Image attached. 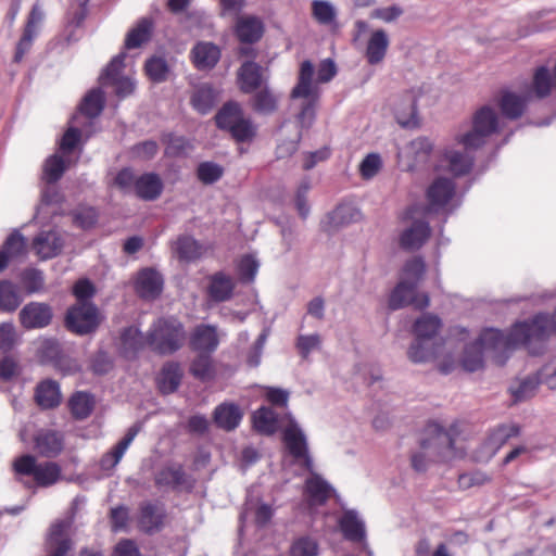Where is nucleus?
<instances>
[{
    "label": "nucleus",
    "instance_id": "09e8293b",
    "mask_svg": "<svg viewBox=\"0 0 556 556\" xmlns=\"http://www.w3.org/2000/svg\"><path fill=\"white\" fill-rule=\"evenodd\" d=\"M104 109V94L100 89H92L83 99L79 111L87 117L94 118Z\"/></svg>",
    "mask_w": 556,
    "mask_h": 556
},
{
    "label": "nucleus",
    "instance_id": "bb28decb",
    "mask_svg": "<svg viewBox=\"0 0 556 556\" xmlns=\"http://www.w3.org/2000/svg\"><path fill=\"white\" fill-rule=\"evenodd\" d=\"M390 39L387 31L382 28L374 30L367 41L365 58L369 65L381 63L388 52Z\"/></svg>",
    "mask_w": 556,
    "mask_h": 556
},
{
    "label": "nucleus",
    "instance_id": "4468645a",
    "mask_svg": "<svg viewBox=\"0 0 556 556\" xmlns=\"http://www.w3.org/2000/svg\"><path fill=\"white\" fill-rule=\"evenodd\" d=\"M52 318V307L42 302H29L18 313L20 324L27 330L45 328L51 324Z\"/></svg>",
    "mask_w": 556,
    "mask_h": 556
},
{
    "label": "nucleus",
    "instance_id": "c9c22d12",
    "mask_svg": "<svg viewBox=\"0 0 556 556\" xmlns=\"http://www.w3.org/2000/svg\"><path fill=\"white\" fill-rule=\"evenodd\" d=\"M213 417L217 427L226 431H231L239 426L242 419V413L238 405L233 403H223L215 408Z\"/></svg>",
    "mask_w": 556,
    "mask_h": 556
},
{
    "label": "nucleus",
    "instance_id": "5fc2aeb1",
    "mask_svg": "<svg viewBox=\"0 0 556 556\" xmlns=\"http://www.w3.org/2000/svg\"><path fill=\"white\" fill-rule=\"evenodd\" d=\"M144 72L153 83H162L167 79L169 68L165 59L153 56L146 62Z\"/></svg>",
    "mask_w": 556,
    "mask_h": 556
},
{
    "label": "nucleus",
    "instance_id": "2f4dec72",
    "mask_svg": "<svg viewBox=\"0 0 556 556\" xmlns=\"http://www.w3.org/2000/svg\"><path fill=\"white\" fill-rule=\"evenodd\" d=\"M140 431L139 425L131 426L125 437L112 448L111 452L104 454L101 458V467L105 470L114 468L124 456L125 452Z\"/></svg>",
    "mask_w": 556,
    "mask_h": 556
},
{
    "label": "nucleus",
    "instance_id": "393cba45",
    "mask_svg": "<svg viewBox=\"0 0 556 556\" xmlns=\"http://www.w3.org/2000/svg\"><path fill=\"white\" fill-rule=\"evenodd\" d=\"M154 481L155 485L160 488L167 486L174 490L181 486H186L189 490L193 488V481L189 479L181 465H173L162 468L156 473Z\"/></svg>",
    "mask_w": 556,
    "mask_h": 556
},
{
    "label": "nucleus",
    "instance_id": "e2e57ef3",
    "mask_svg": "<svg viewBox=\"0 0 556 556\" xmlns=\"http://www.w3.org/2000/svg\"><path fill=\"white\" fill-rule=\"evenodd\" d=\"M426 265L421 257H414L408 260L403 268V273L406 276V279L403 281H407L408 283H416L422 278L425 274Z\"/></svg>",
    "mask_w": 556,
    "mask_h": 556
},
{
    "label": "nucleus",
    "instance_id": "ddd939ff",
    "mask_svg": "<svg viewBox=\"0 0 556 556\" xmlns=\"http://www.w3.org/2000/svg\"><path fill=\"white\" fill-rule=\"evenodd\" d=\"M456 191L455 182L445 177L434 179L426 191L428 205L427 213L439 212L444 208L454 198Z\"/></svg>",
    "mask_w": 556,
    "mask_h": 556
},
{
    "label": "nucleus",
    "instance_id": "338daca9",
    "mask_svg": "<svg viewBox=\"0 0 556 556\" xmlns=\"http://www.w3.org/2000/svg\"><path fill=\"white\" fill-rule=\"evenodd\" d=\"M258 263L250 254L243 255L238 263V271L242 282H252L257 274Z\"/></svg>",
    "mask_w": 556,
    "mask_h": 556
},
{
    "label": "nucleus",
    "instance_id": "c85d7f7f",
    "mask_svg": "<svg viewBox=\"0 0 556 556\" xmlns=\"http://www.w3.org/2000/svg\"><path fill=\"white\" fill-rule=\"evenodd\" d=\"M146 348L148 349V332L143 334L135 326L123 329L121 333V349L125 357L134 358Z\"/></svg>",
    "mask_w": 556,
    "mask_h": 556
},
{
    "label": "nucleus",
    "instance_id": "5701e85b",
    "mask_svg": "<svg viewBox=\"0 0 556 556\" xmlns=\"http://www.w3.org/2000/svg\"><path fill=\"white\" fill-rule=\"evenodd\" d=\"M63 248L62 237L53 230L41 231L33 241V249L40 260L59 255Z\"/></svg>",
    "mask_w": 556,
    "mask_h": 556
},
{
    "label": "nucleus",
    "instance_id": "f8f14e48",
    "mask_svg": "<svg viewBox=\"0 0 556 556\" xmlns=\"http://www.w3.org/2000/svg\"><path fill=\"white\" fill-rule=\"evenodd\" d=\"M416 283L400 281L389 298V307L393 311L406 305H413L416 309H425L429 306L430 299L427 293H417Z\"/></svg>",
    "mask_w": 556,
    "mask_h": 556
},
{
    "label": "nucleus",
    "instance_id": "b1692460",
    "mask_svg": "<svg viewBox=\"0 0 556 556\" xmlns=\"http://www.w3.org/2000/svg\"><path fill=\"white\" fill-rule=\"evenodd\" d=\"M333 490L319 475L313 473L304 484V495L311 506H321L331 497Z\"/></svg>",
    "mask_w": 556,
    "mask_h": 556
},
{
    "label": "nucleus",
    "instance_id": "6e6552de",
    "mask_svg": "<svg viewBox=\"0 0 556 556\" xmlns=\"http://www.w3.org/2000/svg\"><path fill=\"white\" fill-rule=\"evenodd\" d=\"M13 470L21 476H31L40 488H48L60 481L61 466L55 462L38 463L36 457L24 454L13 462Z\"/></svg>",
    "mask_w": 556,
    "mask_h": 556
},
{
    "label": "nucleus",
    "instance_id": "72a5a7b5",
    "mask_svg": "<svg viewBox=\"0 0 556 556\" xmlns=\"http://www.w3.org/2000/svg\"><path fill=\"white\" fill-rule=\"evenodd\" d=\"M339 528L348 541L359 543L365 540L366 531L364 522L358 519L354 510H346L339 519Z\"/></svg>",
    "mask_w": 556,
    "mask_h": 556
},
{
    "label": "nucleus",
    "instance_id": "f257e3e1",
    "mask_svg": "<svg viewBox=\"0 0 556 556\" xmlns=\"http://www.w3.org/2000/svg\"><path fill=\"white\" fill-rule=\"evenodd\" d=\"M552 332L556 333V309L549 316L538 314L532 319L516 323L508 333L501 330L485 332L483 340L495 344L519 343L530 354L540 355L544 351V343Z\"/></svg>",
    "mask_w": 556,
    "mask_h": 556
},
{
    "label": "nucleus",
    "instance_id": "4d7b16f0",
    "mask_svg": "<svg viewBox=\"0 0 556 556\" xmlns=\"http://www.w3.org/2000/svg\"><path fill=\"white\" fill-rule=\"evenodd\" d=\"M223 175V166L211 161L201 162L197 167V178L204 185L218 181Z\"/></svg>",
    "mask_w": 556,
    "mask_h": 556
},
{
    "label": "nucleus",
    "instance_id": "a211bd4d",
    "mask_svg": "<svg viewBox=\"0 0 556 556\" xmlns=\"http://www.w3.org/2000/svg\"><path fill=\"white\" fill-rule=\"evenodd\" d=\"M70 525L64 521L51 526L47 539L49 556H66L73 548V541L68 535Z\"/></svg>",
    "mask_w": 556,
    "mask_h": 556
},
{
    "label": "nucleus",
    "instance_id": "0e129e2a",
    "mask_svg": "<svg viewBox=\"0 0 556 556\" xmlns=\"http://www.w3.org/2000/svg\"><path fill=\"white\" fill-rule=\"evenodd\" d=\"M382 167V160L378 153H369L359 164V174L364 179L374 178Z\"/></svg>",
    "mask_w": 556,
    "mask_h": 556
},
{
    "label": "nucleus",
    "instance_id": "8fccbe9b",
    "mask_svg": "<svg viewBox=\"0 0 556 556\" xmlns=\"http://www.w3.org/2000/svg\"><path fill=\"white\" fill-rule=\"evenodd\" d=\"M252 108L261 114L274 113L278 108V98L267 87L257 91L252 100Z\"/></svg>",
    "mask_w": 556,
    "mask_h": 556
},
{
    "label": "nucleus",
    "instance_id": "a18cd8bd",
    "mask_svg": "<svg viewBox=\"0 0 556 556\" xmlns=\"http://www.w3.org/2000/svg\"><path fill=\"white\" fill-rule=\"evenodd\" d=\"M153 30V23L150 18L143 17L131 28L125 39L126 49H136L148 42Z\"/></svg>",
    "mask_w": 556,
    "mask_h": 556
},
{
    "label": "nucleus",
    "instance_id": "49530a36",
    "mask_svg": "<svg viewBox=\"0 0 556 556\" xmlns=\"http://www.w3.org/2000/svg\"><path fill=\"white\" fill-rule=\"evenodd\" d=\"M175 252L180 261L191 262L201 256L202 247L191 236H180L175 242Z\"/></svg>",
    "mask_w": 556,
    "mask_h": 556
},
{
    "label": "nucleus",
    "instance_id": "39448f33",
    "mask_svg": "<svg viewBox=\"0 0 556 556\" xmlns=\"http://www.w3.org/2000/svg\"><path fill=\"white\" fill-rule=\"evenodd\" d=\"M218 129L227 131L238 143L250 142L256 136V127L252 119L244 116L238 102H226L215 115Z\"/></svg>",
    "mask_w": 556,
    "mask_h": 556
},
{
    "label": "nucleus",
    "instance_id": "0eeeda50",
    "mask_svg": "<svg viewBox=\"0 0 556 556\" xmlns=\"http://www.w3.org/2000/svg\"><path fill=\"white\" fill-rule=\"evenodd\" d=\"M493 330L492 328L485 329L481 332L478 340L466 348L462 359L463 367L467 371H476L483 367V351H491L494 353L493 361L496 365L503 366L508 358V354L515 348L519 346V343L511 342L509 344H492L489 341L483 340L485 332Z\"/></svg>",
    "mask_w": 556,
    "mask_h": 556
},
{
    "label": "nucleus",
    "instance_id": "473e14b6",
    "mask_svg": "<svg viewBox=\"0 0 556 556\" xmlns=\"http://www.w3.org/2000/svg\"><path fill=\"white\" fill-rule=\"evenodd\" d=\"M163 191V182L157 174L147 173L137 178L135 193L144 201L157 199Z\"/></svg>",
    "mask_w": 556,
    "mask_h": 556
},
{
    "label": "nucleus",
    "instance_id": "dca6fc26",
    "mask_svg": "<svg viewBox=\"0 0 556 556\" xmlns=\"http://www.w3.org/2000/svg\"><path fill=\"white\" fill-rule=\"evenodd\" d=\"M166 517L163 505L143 502L139 507L138 528L147 534L160 532L164 528Z\"/></svg>",
    "mask_w": 556,
    "mask_h": 556
},
{
    "label": "nucleus",
    "instance_id": "20e7f679",
    "mask_svg": "<svg viewBox=\"0 0 556 556\" xmlns=\"http://www.w3.org/2000/svg\"><path fill=\"white\" fill-rule=\"evenodd\" d=\"M314 66L311 61H303L300 65L298 83L291 90V99H305L296 115L302 129H309L316 119V109L320 98V90L313 81Z\"/></svg>",
    "mask_w": 556,
    "mask_h": 556
},
{
    "label": "nucleus",
    "instance_id": "bf43d9fd",
    "mask_svg": "<svg viewBox=\"0 0 556 556\" xmlns=\"http://www.w3.org/2000/svg\"><path fill=\"white\" fill-rule=\"evenodd\" d=\"M312 16L321 25H329L337 17L336 9L326 0H314L312 2Z\"/></svg>",
    "mask_w": 556,
    "mask_h": 556
},
{
    "label": "nucleus",
    "instance_id": "f704fd0d",
    "mask_svg": "<svg viewBox=\"0 0 556 556\" xmlns=\"http://www.w3.org/2000/svg\"><path fill=\"white\" fill-rule=\"evenodd\" d=\"M282 441L294 459L300 460L301 456L306 455L308 448L305 435L295 424H290L283 429Z\"/></svg>",
    "mask_w": 556,
    "mask_h": 556
},
{
    "label": "nucleus",
    "instance_id": "a19ab883",
    "mask_svg": "<svg viewBox=\"0 0 556 556\" xmlns=\"http://www.w3.org/2000/svg\"><path fill=\"white\" fill-rule=\"evenodd\" d=\"M444 160L448 164V170L455 177H462L470 173L475 159L469 154L468 151L460 152L455 150H448L444 154Z\"/></svg>",
    "mask_w": 556,
    "mask_h": 556
},
{
    "label": "nucleus",
    "instance_id": "58836bf2",
    "mask_svg": "<svg viewBox=\"0 0 556 556\" xmlns=\"http://www.w3.org/2000/svg\"><path fill=\"white\" fill-rule=\"evenodd\" d=\"M359 212L350 205H338L328 214L327 220L323 223V230L331 232L340 226L350 224L357 219Z\"/></svg>",
    "mask_w": 556,
    "mask_h": 556
},
{
    "label": "nucleus",
    "instance_id": "9b49d317",
    "mask_svg": "<svg viewBox=\"0 0 556 556\" xmlns=\"http://www.w3.org/2000/svg\"><path fill=\"white\" fill-rule=\"evenodd\" d=\"M100 325V315L93 303H76L71 306L65 316L67 330L75 334H89Z\"/></svg>",
    "mask_w": 556,
    "mask_h": 556
},
{
    "label": "nucleus",
    "instance_id": "c03bdc74",
    "mask_svg": "<svg viewBox=\"0 0 556 556\" xmlns=\"http://www.w3.org/2000/svg\"><path fill=\"white\" fill-rule=\"evenodd\" d=\"M216 90L208 84L199 86L191 96V105L200 114H207L215 105Z\"/></svg>",
    "mask_w": 556,
    "mask_h": 556
},
{
    "label": "nucleus",
    "instance_id": "aec40b11",
    "mask_svg": "<svg viewBox=\"0 0 556 556\" xmlns=\"http://www.w3.org/2000/svg\"><path fill=\"white\" fill-rule=\"evenodd\" d=\"M520 434V427L517 424H501L490 430L484 441L488 456L492 457L504 446L511 438Z\"/></svg>",
    "mask_w": 556,
    "mask_h": 556
},
{
    "label": "nucleus",
    "instance_id": "c756f323",
    "mask_svg": "<svg viewBox=\"0 0 556 556\" xmlns=\"http://www.w3.org/2000/svg\"><path fill=\"white\" fill-rule=\"evenodd\" d=\"M235 288L236 283L229 275L217 271L210 277L207 295L214 302H225L231 299Z\"/></svg>",
    "mask_w": 556,
    "mask_h": 556
},
{
    "label": "nucleus",
    "instance_id": "1a4fd4ad",
    "mask_svg": "<svg viewBox=\"0 0 556 556\" xmlns=\"http://www.w3.org/2000/svg\"><path fill=\"white\" fill-rule=\"evenodd\" d=\"M498 130V118L495 111L490 106L479 109L472 118V130L457 138V141L466 150L482 147L486 138Z\"/></svg>",
    "mask_w": 556,
    "mask_h": 556
},
{
    "label": "nucleus",
    "instance_id": "4c0bfd02",
    "mask_svg": "<svg viewBox=\"0 0 556 556\" xmlns=\"http://www.w3.org/2000/svg\"><path fill=\"white\" fill-rule=\"evenodd\" d=\"M182 379V370L177 362H168L164 364L159 377V389L163 394L175 392L180 386Z\"/></svg>",
    "mask_w": 556,
    "mask_h": 556
},
{
    "label": "nucleus",
    "instance_id": "de8ad7c7",
    "mask_svg": "<svg viewBox=\"0 0 556 556\" xmlns=\"http://www.w3.org/2000/svg\"><path fill=\"white\" fill-rule=\"evenodd\" d=\"M541 384V378L538 376V372L528 376L527 378L520 380L517 386H511L509 391L514 399L515 403L526 401L534 396L538 387Z\"/></svg>",
    "mask_w": 556,
    "mask_h": 556
},
{
    "label": "nucleus",
    "instance_id": "7c9ffc66",
    "mask_svg": "<svg viewBox=\"0 0 556 556\" xmlns=\"http://www.w3.org/2000/svg\"><path fill=\"white\" fill-rule=\"evenodd\" d=\"M240 90L244 93H252L263 84V68L255 62H244L238 72Z\"/></svg>",
    "mask_w": 556,
    "mask_h": 556
},
{
    "label": "nucleus",
    "instance_id": "cd10ccee",
    "mask_svg": "<svg viewBox=\"0 0 556 556\" xmlns=\"http://www.w3.org/2000/svg\"><path fill=\"white\" fill-rule=\"evenodd\" d=\"M190 59L195 68L211 70L219 61L220 50L212 42H198L190 52Z\"/></svg>",
    "mask_w": 556,
    "mask_h": 556
},
{
    "label": "nucleus",
    "instance_id": "f03ea898",
    "mask_svg": "<svg viewBox=\"0 0 556 556\" xmlns=\"http://www.w3.org/2000/svg\"><path fill=\"white\" fill-rule=\"evenodd\" d=\"M219 344L220 336L217 326L199 324L191 330L188 345L195 355L190 362L189 374L193 378L207 382L216 377V365L213 355Z\"/></svg>",
    "mask_w": 556,
    "mask_h": 556
},
{
    "label": "nucleus",
    "instance_id": "774afa93",
    "mask_svg": "<svg viewBox=\"0 0 556 556\" xmlns=\"http://www.w3.org/2000/svg\"><path fill=\"white\" fill-rule=\"evenodd\" d=\"M311 189V182L308 178L301 181L295 193V206L299 215L302 218H306L309 213V205L307 203V193Z\"/></svg>",
    "mask_w": 556,
    "mask_h": 556
},
{
    "label": "nucleus",
    "instance_id": "680f3d73",
    "mask_svg": "<svg viewBox=\"0 0 556 556\" xmlns=\"http://www.w3.org/2000/svg\"><path fill=\"white\" fill-rule=\"evenodd\" d=\"M491 481V477L481 471L476 470L472 472L460 473L457 479V484L460 490H468L473 486H482Z\"/></svg>",
    "mask_w": 556,
    "mask_h": 556
},
{
    "label": "nucleus",
    "instance_id": "79ce46f5",
    "mask_svg": "<svg viewBox=\"0 0 556 556\" xmlns=\"http://www.w3.org/2000/svg\"><path fill=\"white\" fill-rule=\"evenodd\" d=\"M254 428L263 434H274L278 428V414L268 406H262L252 415Z\"/></svg>",
    "mask_w": 556,
    "mask_h": 556
},
{
    "label": "nucleus",
    "instance_id": "9d476101",
    "mask_svg": "<svg viewBox=\"0 0 556 556\" xmlns=\"http://www.w3.org/2000/svg\"><path fill=\"white\" fill-rule=\"evenodd\" d=\"M458 422L451 425L448 430H444L438 422H429L425 429L427 434L420 442L422 448L437 447L438 455L446 458L462 457L465 452L455 450L454 444L458 435Z\"/></svg>",
    "mask_w": 556,
    "mask_h": 556
},
{
    "label": "nucleus",
    "instance_id": "69168bd1",
    "mask_svg": "<svg viewBox=\"0 0 556 556\" xmlns=\"http://www.w3.org/2000/svg\"><path fill=\"white\" fill-rule=\"evenodd\" d=\"M318 545L315 540L303 536L293 542L290 556H317Z\"/></svg>",
    "mask_w": 556,
    "mask_h": 556
},
{
    "label": "nucleus",
    "instance_id": "6ab92c4d",
    "mask_svg": "<svg viewBox=\"0 0 556 556\" xmlns=\"http://www.w3.org/2000/svg\"><path fill=\"white\" fill-rule=\"evenodd\" d=\"M135 288L140 298L154 300L163 290V278L155 269L144 268L138 273Z\"/></svg>",
    "mask_w": 556,
    "mask_h": 556
},
{
    "label": "nucleus",
    "instance_id": "7ed1b4c3",
    "mask_svg": "<svg viewBox=\"0 0 556 556\" xmlns=\"http://www.w3.org/2000/svg\"><path fill=\"white\" fill-rule=\"evenodd\" d=\"M186 339L185 326L177 317H160L148 330V349L160 356L173 355L182 349Z\"/></svg>",
    "mask_w": 556,
    "mask_h": 556
},
{
    "label": "nucleus",
    "instance_id": "052dcab7",
    "mask_svg": "<svg viewBox=\"0 0 556 556\" xmlns=\"http://www.w3.org/2000/svg\"><path fill=\"white\" fill-rule=\"evenodd\" d=\"M1 250L10 260L20 257L26 253V241L18 231L12 232L3 242Z\"/></svg>",
    "mask_w": 556,
    "mask_h": 556
},
{
    "label": "nucleus",
    "instance_id": "3c124183",
    "mask_svg": "<svg viewBox=\"0 0 556 556\" xmlns=\"http://www.w3.org/2000/svg\"><path fill=\"white\" fill-rule=\"evenodd\" d=\"M20 277L27 294L38 293L43 290L45 276L42 270L33 267L25 268Z\"/></svg>",
    "mask_w": 556,
    "mask_h": 556
},
{
    "label": "nucleus",
    "instance_id": "864d4df0",
    "mask_svg": "<svg viewBox=\"0 0 556 556\" xmlns=\"http://www.w3.org/2000/svg\"><path fill=\"white\" fill-rule=\"evenodd\" d=\"M66 169L65 161L62 156L53 154L49 156L43 165V179L48 184H54L61 179Z\"/></svg>",
    "mask_w": 556,
    "mask_h": 556
},
{
    "label": "nucleus",
    "instance_id": "412c9836",
    "mask_svg": "<svg viewBox=\"0 0 556 556\" xmlns=\"http://www.w3.org/2000/svg\"><path fill=\"white\" fill-rule=\"evenodd\" d=\"M431 236V228L426 220H415L400 237V245L404 250L414 251L420 249Z\"/></svg>",
    "mask_w": 556,
    "mask_h": 556
},
{
    "label": "nucleus",
    "instance_id": "37998d69",
    "mask_svg": "<svg viewBox=\"0 0 556 556\" xmlns=\"http://www.w3.org/2000/svg\"><path fill=\"white\" fill-rule=\"evenodd\" d=\"M22 303L17 286L8 279L0 280V311L4 313L15 312Z\"/></svg>",
    "mask_w": 556,
    "mask_h": 556
},
{
    "label": "nucleus",
    "instance_id": "4be33fe9",
    "mask_svg": "<svg viewBox=\"0 0 556 556\" xmlns=\"http://www.w3.org/2000/svg\"><path fill=\"white\" fill-rule=\"evenodd\" d=\"M263 21L254 15H245L238 17L235 27V34L242 43H255L264 35Z\"/></svg>",
    "mask_w": 556,
    "mask_h": 556
},
{
    "label": "nucleus",
    "instance_id": "2eb2a0df",
    "mask_svg": "<svg viewBox=\"0 0 556 556\" xmlns=\"http://www.w3.org/2000/svg\"><path fill=\"white\" fill-rule=\"evenodd\" d=\"M34 450L41 457H58L64 450V434L54 429H39L33 437Z\"/></svg>",
    "mask_w": 556,
    "mask_h": 556
},
{
    "label": "nucleus",
    "instance_id": "f3484780",
    "mask_svg": "<svg viewBox=\"0 0 556 556\" xmlns=\"http://www.w3.org/2000/svg\"><path fill=\"white\" fill-rule=\"evenodd\" d=\"M420 89H409L403 92L394 109L397 123L403 127H417V100L420 97Z\"/></svg>",
    "mask_w": 556,
    "mask_h": 556
},
{
    "label": "nucleus",
    "instance_id": "a878e982",
    "mask_svg": "<svg viewBox=\"0 0 556 556\" xmlns=\"http://www.w3.org/2000/svg\"><path fill=\"white\" fill-rule=\"evenodd\" d=\"M34 399L41 409H53L58 407L62 400L59 383L52 379L40 381L35 389Z\"/></svg>",
    "mask_w": 556,
    "mask_h": 556
},
{
    "label": "nucleus",
    "instance_id": "6e6d98bb",
    "mask_svg": "<svg viewBox=\"0 0 556 556\" xmlns=\"http://www.w3.org/2000/svg\"><path fill=\"white\" fill-rule=\"evenodd\" d=\"M126 53L122 52L114 56L111 62L106 65L102 74L100 75V83L102 85H111L122 76V72L125 67Z\"/></svg>",
    "mask_w": 556,
    "mask_h": 556
},
{
    "label": "nucleus",
    "instance_id": "423d86ee",
    "mask_svg": "<svg viewBox=\"0 0 556 556\" xmlns=\"http://www.w3.org/2000/svg\"><path fill=\"white\" fill-rule=\"evenodd\" d=\"M441 326V319L431 314H425L415 321L413 331L416 340L408 350L412 362L424 363L435 357L434 344H430V341L438 334Z\"/></svg>",
    "mask_w": 556,
    "mask_h": 556
},
{
    "label": "nucleus",
    "instance_id": "ea45409f",
    "mask_svg": "<svg viewBox=\"0 0 556 556\" xmlns=\"http://www.w3.org/2000/svg\"><path fill=\"white\" fill-rule=\"evenodd\" d=\"M502 114L509 119H518L526 110V99L511 91H503L498 100Z\"/></svg>",
    "mask_w": 556,
    "mask_h": 556
},
{
    "label": "nucleus",
    "instance_id": "e433bc0d",
    "mask_svg": "<svg viewBox=\"0 0 556 556\" xmlns=\"http://www.w3.org/2000/svg\"><path fill=\"white\" fill-rule=\"evenodd\" d=\"M94 397L89 392L76 391L68 399V409L76 420L88 418L94 408Z\"/></svg>",
    "mask_w": 556,
    "mask_h": 556
},
{
    "label": "nucleus",
    "instance_id": "13d9d810",
    "mask_svg": "<svg viewBox=\"0 0 556 556\" xmlns=\"http://www.w3.org/2000/svg\"><path fill=\"white\" fill-rule=\"evenodd\" d=\"M72 216L77 227L88 230L93 228L98 223L99 213L92 206H79L72 212Z\"/></svg>",
    "mask_w": 556,
    "mask_h": 556
},
{
    "label": "nucleus",
    "instance_id": "603ef678",
    "mask_svg": "<svg viewBox=\"0 0 556 556\" xmlns=\"http://www.w3.org/2000/svg\"><path fill=\"white\" fill-rule=\"evenodd\" d=\"M553 78L546 66H540L535 70L532 80V87L535 96L540 99L551 94Z\"/></svg>",
    "mask_w": 556,
    "mask_h": 556
}]
</instances>
